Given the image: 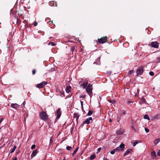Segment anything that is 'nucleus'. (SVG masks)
Listing matches in <instances>:
<instances>
[{"label":"nucleus","instance_id":"42","mask_svg":"<svg viewBox=\"0 0 160 160\" xmlns=\"http://www.w3.org/2000/svg\"><path fill=\"white\" fill-rule=\"evenodd\" d=\"M32 73L33 74H35V73H36V70L34 69L32 71Z\"/></svg>","mask_w":160,"mask_h":160},{"label":"nucleus","instance_id":"47","mask_svg":"<svg viewBox=\"0 0 160 160\" xmlns=\"http://www.w3.org/2000/svg\"><path fill=\"white\" fill-rule=\"evenodd\" d=\"M157 155L159 156H160V151H159L158 152Z\"/></svg>","mask_w":160,"mask_h":160},{"label":"nucleus","instance_id":"14","mask_svg":"<svg viewBox=\"0 0 160 160\" xmlns=\"http://www.w3.org/2000/svg\"><path fill=\"white\" fill-rule=\"evenodd\" d=\"M88 82H85L81 84V86L83 88H85L86 86H87L88 85Z\"/></svg>","mask_w":160,"mask_h":160},{"label":"nucleus","instance_id":"32","mask_svg":"<svg viewBox=\"0 0 160 160\" xmlns=\"http://www.w3.org/2000/svg\"><path fill=\"white\" fill-rule=\"evenodd\" d=\"M133 70H130L128 72V74L129 75H130L132 73H133Z\"/></svg>","mask_w":160,"mask_h":160},{"label":"nucleus","instance_id":"39","mask_svg":"<svg viewBox=\"0 0 160 160\" xmlns=\"http://www.w3.org/2000/svg\"><path fill=\"white\" fill-rule=\"evenodd\" d=\"M101 148H98L97 152V153H98L101 150Z\"/></svg>","mask_w":160,"mask_h":160},{"label":"nucleus","instance_id":"13","mask_svg":"<svg viewBox=\"0 0 160 160\" xmlns=\"http://www.w3.org/2000/svg\"><path fill=\"white\" fill-rule=\"evenodd\" d=\"M151 155L152 159H154L155 158H156V154L154 152L152 151L151 152Z\"/></svg>","mask_w":160,"mask_h":160},{"label":"nucleus","instance_id":"38","mask_svg":"<svg viewBox=\"0 0 160 160\" xmlns=\"http://www.w3.org/2000/svg\"><path fill=\"white\" fill-rule=\"evenodd\" d=\"M52 137H51L50 140V143L51 144L53 142V140L52 139Z\"/></svg>","mask_w":160,"mask_h":160},{"label":"nucleus","instance_id":"57","mask_svg":"<svg viewBox=\"0 0 160 160\" xmlns=\"http://www.w3.org/2000/svg\"><path fill=\"white\" fill-rule=\"evenodd\" d=\"M65 160V158H64V159H63V160Z\"/></svg>","mask_w":160,"mask_h":160},{"label":"nucleus","instance_id":"44","mask_svg":"<svg viewBox=\"0 0 160 160\" xmlns=\"http://www.w3.org/2000/svg\"><path fill=\"white\" fill-rule=\"evenodd\" d=\"M3 119H4L3 118H1L0 119V124L1 123V122L3 121Z\"/></svg>","mask_w":160,"mask_h":160},{"label":"nucleus","instance_id":"11","mask_svg":"<svg viewBox=\"0 0 160 160\" xmlns=\"http://www.w3.org/2000/svg\"><path fill=\"white\" fill-rule=\"evenodd\" d=\"M132 152V149H128L124 153V156H127L129 154H130Z\"/></svg>","mask_w":160,"mask_h":160},{"label":"nucleus","instance_id":"19","mask_svg":"<svg viewBox=\"0 0 160 160\" xmlns=\"http://www.w3.org/2000/svg\"><path fill=\"white\" fill-rule=\"evenodd\" d=\"M160 141V139H156L154 142V143L156 145Z\"/></svg>","mask_w":160,"mask_h":160},{"label":"nucleus","instance_id":"31","mask_svg":"<svg viewBox=\"0 0 160 160\" xmlns=\"http://www.w3.org/2000/svg\"><path fill=\"white\" fill-rule=\"evenodd\" d=\"M86 97V95H81L79 97L80 98H84Z\"/></svg>","mask_w":160,"mask_h":160},{"label":"nucleus","instance_id":"10","mask_svg":"<svg viewBox=\"0 0 160 160\" xmlns=\"http://www.w3.org/2000/svg\"><path fill=\"white\" fill-rule=\"evenodd\" d=\"M92 120V117H89L87 118L85 121L83 122V123H86L87 124H89L90 123V121Z\"/></svg>","mask_w":160,"mask_h":160},{"label":"nucleus","instance_id":"20","mask_svg":"<svg viewBox=\"0 0 160 160\" xmlns=\"http://www.w3.org/2000/svg\"><path fill=\"white\" fill-rule=\"evenodd\" d=\"M123 132L122 130H120L118 131L117 132V133L118 135H121L123 134Z\"/></svg>","mask_w":160,"mask_h":160},{"label":"nucleus","instance_id":"28","mask_svg":"<svg viewBox=\"0 0 160 160\" xmlns=\"http://www.w3.org/2000/svg\"><path fill=\"white\" fill-rule=\"evenodd\" d=\"M66 149L68 150H70L72 149V147L69 146H68L66 147Z\"/></svg>","mask_w":160,"mask_h":160},{"label":"nucleus","instance_id":"46","mask_svg":"<svg viewBox=\"0 0 160 160\" xmlns=\"http://www.w3.org/2000/svg\"><path fill=\"white\" fill-rule=\"evenodd\" d=\"M50 20V18H46L45 21H48L49 20Z\"/></svg>","mask_w":160,"mask_h":160},{"label":"nucleus","instance_id":"36","mask_svg":"<svg viewBox=\"0 0 160 160\" xmlns=\"http://www.w3.org/2000/svg\"><path fill=\"white\" fill-rule=\"evenodd\" d=\"M115 150L116 151H120L121 150L119 147H117L116 149H115Z\"/></svg>","mask_w":160,"mask_h":160},{"label":"nucleus","instance_id":"37","mask_svg":"<svg viewBox=\"0 0 160 160\" xmlns=\"http://www.w3.org/2000/svg\"><path fill=\"white\" fill-rule=\"evenodd\" d=\"M26 104V103H25V101H24L22 103V107H23L24 108H25V104Z\"/></svg>","mask_w":160,"mask_h":160},{"label":"nucleus","instance_id":"4","mask_svg":"<svg viewBox=\"0 0 160 160\" xmlns=\"http://www.w3.org/2000/svg\"><path fill=\"white\" fill-rule=\"evenodd\" d=\"M106 38L107 37H104L103 38H101L100 39H98V42L100 43H104L106 42Z\"/></svg>","mask_w":160,"mask_h":160},{"label":"nucleus","instance_id":"1","mask_svg":"<svg viewBox=\"0 0 160 160\" xmlns=\"http://www.w3.org/2000/svg\"><path fill=\"white\" fill-rule=\"evenodd\" d=\"M39 115L41 118L43 120L46 121L48 119V116L47 113L44 111L40 112Z\"/></svg>","mask_w":160,"mask_h":160},{"label":"nucleus","instance_id":"12","mask_svg":"<svg viewBox=\"0 0 160 160\" xmlns=\"http://www.w3.org/2000/svg\"><path fill=\"white\" fill-rule=\"evenodd\" d=\"M38 152V150L33 151L31 154V157L33 158L35 157Z\"/></svg>","mask_w":160,"mask_h":160},{"label":"nucleus","instance_id":"27","mask_svg":"<svg viewBox=\"0 0 160 160\" xmlns=\"http://www.w3.org/2000/svg\"><path fill=\"white\" fill-rule=\"evenodd\" d=\"M92 112H93L92 111L89 110V111L88 112V116H90L92 114Z\"/></svg>","mask_w":160,"mask_h":160},{"label":"nucleus","instance_id":"53","mask_svg":"<svg viewBox=\"0 0 160 160\" xmlns=\"http://www.w3.org/2000/svg\"><path fill=\"white\" fill-rule=\"evenodd\" d=\"M96 64H100V62L99 63L97 62L96 63Z\"/></svg>","mask_w":160,"mask_h":160},{"label":"nucleus","instance_id":"52","mask_svg":"<svg viewBox=\"0 0 160 160\" xmlns=\"http://www.w3.org/2000/svg\"><path fill=\"white\" fill-rule=\"evenodd\" d=\"M103 160H109L106 158H103Z\"/></svg>","mask_w":160,"mask_h":160},{"label":"nucleus","instance_id":"21","mask_svg":"<svg viewBox=\"0 0 160 160\" xmlns=\"http://www.w3.org/2000/svg\"><path fill=\"white\" fill-rule=\"evenodd\" d=\"M17 148V147L16 146H14L12 149V150H11V152H10V153H13L15 150V149H16Z\"/></svg>","mask_w":160,"mask_h":160},{"label":"nucleus","instance_id":"33","mask_svg":"<svg viewBox=\"0 0 160 160\" xmlns=\"http://www.w3.org/2000/svg\"><path fill=\"white\" fill-rule=\"evenodd\" d=\"M149 73L150 75L151 76H153L154 74L153 72L152 71H150Z\"/></svg>","mask_w":160,"mask_h":160},{"label":"nucleus","instance_id":"17","mask_svg":"<svg viewBox=\"0 0 160 160\" xmlns=\"http://www.w3.org/2000/svg\"><path fill=\"white\" fill-rule=\"evenodd\" d=\"M70 87H67L66 88V92L67 93H69L70 92Z\"/></svg>","mask_w":160,"mask_h":160},{"label":"nucleus","instance_id":"23","mask_svg":"<svg viewBox=\"0 0 160 160\" xmlns=\"http://www.w3.org/2000/svg\"><path fill=\"white\" fill-rule=\"evenodd\" d=\"M144 118L145 119H147L148 120H150V118L148 116L147 114H145L144 116Z\"/></svg>","mask_w":160,"mask_h":160},{"label":"nucleus","instance_id":"9","mask_svg":"<svg viewBox=\"0 0 160 160\" xmlns=\"http://www.w3.org/2000/svg\"><path fill=\"white\" fill-rule=\"evenodd\" d=\"M139 103L141 105L143 104H145L147 105V104L145 100L143 97H142L141 99L139 101Z\"/></svg>","mask_w":160,"mask_h":160},{"label":"nucleus","instance_id":"35","mask_svg":"<svg viewBox=\"0 0 160 160\" xmlns=\"http://www.w3.org/2000/svg\"><path fill=\"white\" fill-rule=\"evenodd\" d=\"M35 147H36V146L35 145H32L31 147V149L32 150L33 149H34L35 148Z\"/></svg>","mask_w":160,"mask_h":160},{"label":"nucleus","instance_id":"40","mask_svg":"<svg viewBox=\"0 0 160 160\" xmlns=\"http://www.w3.org/2000/svg\"><path fill=\"white\" fill-rule=\"evenodd\" d=\"M145 130L147 133L149 131V129L147 128H145Z\"/></svg>","mask_w":160,"mask_h":160},{"label":"nucleus","instance_id":"48","mask_svg":"<svg viewBox=\"0 0 160 160\" xmlns=\"http://www.w3.org/2000/svg\"><path fill=\"white\" fill-rule=\"evenodd\" d=\"M136 91H137V93H138L139 92V89H135Z\"/></svg>","mask_w":160,"mask_h":160},{"label":"nucleus","instance_id":"24","mask_svg":"<svg viewBox=\"0 0 160 160\" xmlns=\"http://www.w3.org/2000/svg\"><path fill=\"white\" fill-rule=\"evenodd\" d=\"M78 149V147L77 148H76V149L74 151V152H73V153H72V155L73 156H74L76 154V153L77 152Z\"/></svg>","mask_w":160,"mask_h":160},{"label":"nucleus","instance_id":"3","mask_svg":"<svg viewBox=\"0 0 160 160\" xmlns=\"http://www.w3.org/2000/svg\"><path fill=\"white\" fill-rule=\"evenodd\" d=\"M143 66H141L139 67L137 69V74L138 75L141 74L143 72Z\"/></svg>","mask_w":160,"mask_h":160},{"label":"nucleus","instance_id":"55","mask_svg":"<svg viewBox=\"0 0 160 160\" xmlns=\"http://www.w3.org/2000/svg\"><path fill=\"white\" fill-rule=\"evenodd\" d=\"M109 122H111V119H109Z\"/></svg>","mask_w":160,"mask_h":160},{"label":"nucleus","instance_id":"26","mask_svg":"<svg viewBox=\"0 0 160 160\" xmlns=\"http://www.w3.org/2000/svg\"><path fill=\"white\" fill-rule=\"evenodd\" d=\"M110 103L113 104L115 102V100L114 99L112 100H108Z\"/></svg>","mask_w":160,"mask_h":160},{"label":"nucleus","instance_id":"8","mask_svg":"<svg viewBox=\"0 0 160 160\" xmlns=\"http://www.w3.org/2000/svg\"><path fill=\"white\" fill-rule=\"evenodd\" d=\"M11 107L17 109L19 107V105L17 103H12L11 105Z\"/></svg>","mask_w":160,"mask_h":160},{"label":"nucleus","instance_id":"45","mask_svg":"<svg viewBox=\"0 0 160 160\" xmlns=\"http://www.w3.org/2000/svg\"><path fill=\"white\" fill-rule=\"evenodd\" d=\"M80 102H81V106H82V108H83V102L82 101H81Z\"/></svg>","mask_w":160,"mask_h":160},{"label":"nucleus","instance_id":"49","mask_svg":"<svg viewBox=\"0 0 160 160\" xmlns=\"http://www.w3.org/2000/svg\"><path fill=\"white\" fill-rule=\"evenodd\" d=\"M17 158L16 157H15L14 158L12 159V160H17Z\"/></svg>","mask_w":160,"mask_h":160},{"label":"nucleus","instance_id":"7","mask_svg":"<svg viewBox=\"0 0 160 160\" xmlns=\"http://www.w3.org/2000/svg\"><path fill=\"white\" fill-rule=\"evenodd\" d=\"M60 108H58L57 110V111L56 112V114L57 118L58 119L60 118L61 115V112L60 111Z\"/></svg>","mask_w":160,"mask_h":160},{"label":"nucleus","instance_id":"25","mask_svg":"<svg viewBox=\"0 0 160 160\" xmlns=\"http://www.w3.org/2000/svg\"><path fill=\"white\" fill-rule=\"evenodd\" d=\"M140 142L137 141H135L133 143V146H135L138 143Z\"/></svg>","mask_w":160,"mask_h":160},{"label":"nucleus","instance_id":"18","mask_svg":"<svg viewBox=\"0 0 160 160\" xmlns=\"http://www.w3.org/2000/svg\"><path fill=\"white\" fill-rule=\"evenodd\" d=\"M76 51V48L75 46H73L71 48V51L72 52V53H73L74 51Z\"/></svg>","mask_w":160,"mask_h":160},{"label":"nucleus","instance_id":"34","mask_svg":"<svg viewBox=\"0 0 160 160\" xmlns=\"http://www.w3.org/2000/svg\"><path fill=\"white\" fill-rule=\"evenodd\" d=\"M47 23H48V24L50 25H51V26L52 25V21H48Z\"/></svg>","mask_w":160,"mask_h":160},{"label":"nucleus","instance_id":"22","mask_svg":"<svg viewBox=\"0 0 160 160\" xmlns=\"http://www.w3.org/2000/svg\"><path fill=\"white\" fill-rule=\"evenodd\" d=\"M95 157L96 156L95 154H92L90 158L91 160H92L94 159L95 158Z\"/></svg>","mask_w":160,"mask_h":160},{"label":"nucleus","instance_id":"50","mask_svg":"<svg viewBox=\"0 0 160 160\" xmlns=\"http://www.w3.org/2000/svg\"><path fill=\"white\" fill-rule=\"evenodd\" d=\"M131 102H131V101H128V102H127V103L128 104H129Z\"/></svg>","mask_w":160,"mask_h":160},{"label":"nucleus","instance_id":"15","mask_svg":"<svg viewBox=\"0 0 160 160\" xmlns=\"http://www.w3.org/2000/svg\"><path fill=\"white\" fill-rule=\"evenodd\" d=\"M79 115L78 113H75L73 115L74 118H76V120H78L79 117Z\"/></svg>","mask_w":160,"mask_h":160},{"label":"nucleus","instance_id":"51","mask_svg":"<svg viewBox=\"0 0 160 160\" xmlns=\"http://www.w3.org/2000/svg\"><path fill=\"white\" fill-rule=\"evenodd\" d=\"M64 93H62L61 94V96H62V97H64Z\"/></svg>","mask_w":160,"mask_h":160},{"label":"nucleus","instance_id":"43","mask_svg":"<svg viewBox=\"0 0 160 160\" xmlns=\"http://www.w3.org/2000/svg\"><path fill=\"white\" fill-rule=\"evenodd\" d=\"M38 24V23L35 22H34V26H37Z\"/></svg>","mask_w":160,"mask_h":160},{"label":"nucleus","instance_id":"16","mask_svg":"<svg viewBox=\"0 0 160 160\" xmlns=\"http://www.w3.org/2000/svg\"><path fill=\"white\" fill-rule=\"evenodd\" d=\"M119 148L121 149V150H123L124 148V144H121L119 146Z\"/></svg>","mask_w":160,"mask_h":160},{"label":"nucleus","instance_id":"54","mask_svg":"<svg viewBox=\"0 0 160 160\" xmlns=\"http://www.w3.org/2000/svg\"><path fill=\"white\" fill-rule=\"evenodd\" d=\"M98 60H99L98 61L99 62H100V58H99Z\"/></svg>","mask_w":160,"mask_h":160},{"label":"nucleus","instance_id":"5","mask_svg":"<svg viewBox=\"0 0 160 160\" xmlns=\"http://www.w3.org/2000/svg\"><path fill=\"white\" fill-rule=\"evenodd\" d=\"M47 84V82L44 81L37 84L36 86V87L39 88H42L44 86L46 85Z\"/></svg>","mask_w":160,"mask_h":160},{"label":"nucleus","instance_id":"58","mask_svg":"<svg viewBox=\"0 0 160 160\" xmlns=\"http://www.w3.org/2000/svg\"><path fill=\"white\" fill-rule=\"evenodd\" d=\"M136 94H135V95H136Z\"/></svg>","mask_w":160,"mask_h":160},{"label":"nucleus","instance_id":"30","mask_svg":"<svg viewBox=\"0 0 160 160\" xmlns=\"http://www.w3.org/2000/svg\"><path fill=\"white\" fill-rule=\"evenodd\" d=\"M48 45H51V46H54L55 45V44L54 42H51L49 43L48 44Z\"/></svg>","mask_w":160,"mask_h":160},{"label":"nucleus","instance_id":"29","mask_svg":"<svg viewBox=\"0 0 160 160\" xmlns=\"http://www.w3.org/2000/svg\"><path fill=\"white\" fill-rule=\"evenodd\" d=\"M115 151H116L115 150V149H114L111 151L110 152V153L112 154H113L115 153Z\"/></svg>","mask_w":160,"mask_h":160},{"label":"nucleus","instance_id":"6","mask_svg":"<svg viewBox=\"0 0 160 160\" xmlns=\"http://www.w3.org/2000/svg\"><path fill=\"white\" fill-rule=\"evenodd\" d=\"M151 45L152 47L156 48L158 47L159 43L157 42H152Z\"/></svg>","mask_w":160,"mask_h":160},{"label":"nucleus","instance_id":"41","mask_svg":"<svg viewBox=\"0 0 160 160\" xmlns=\"http://www.w3.org/2000/svg\"><path fill=\"white\" fill-rule=\"evenodd\" d=\"M132 129L134 131V132H136V130L135 128L133 126L132 127Z\"/></svg>","mask_w":160,"mask_h":160},{"label":"nucleus","instance_id":"56","mask_svg":"<svg viewBox=\"0 0 160 160\" xmlns=\"http://www.w3.org/2000/svg\"><path fill=\"white\" fill-rule=\"evenodd\" d=\"M118 122L120 120V119H118Z\"/></svg>","mask_w":160,"mask_h":160},{"label":"nucleus","instance_id":"2","mask_svg":"<svg viewBox=\"0 0 160 160\" xmlns=\"http://www.w3.org/2000/svg\"><path fill=\"white\" fill-rule=\"evenodd\" d=\"M92 85L89 84L86 89L87 92L90 95L92 94Z\"/></svg>","mask_w":160,"mask_h":160}]
</instances>
